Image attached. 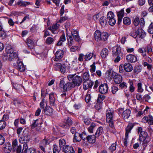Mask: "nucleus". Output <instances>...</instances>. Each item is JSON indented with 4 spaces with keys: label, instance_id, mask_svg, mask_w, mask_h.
I'll return each mask as SVG.
<instances>
[{
    "label": "nucleus",
    "instance_id": "f257e3e1",
    "mask_svg": "<svg viewBox=\"0 0 153 153\" xmlns=\"http://www.w3.org/2000/svg\"><path fill=\"white\" fill-rule=\"evenodd\" d=\"M137 131L139 134V140L142 144V151H145L149 143L150 140V138L148 136L147 133L143 130L142 127H138L137 129Z\"/></svg>",
    "mask_w": 153,
    "mask_h": 153
},
{
    "label": "nucleus",
    "instance_id": "f03ea898",
    "mask_svg": "<svg viewBox=\"0 0 153 153\" xmlns=\"http://www.w3.org/2000/svg\"><path fill=\"white\" fill-rule=\"evenodd\" d=\"M112 54L114 57H116L114 60L115 62H119L123 55L121 47L118 46H114L112 48Z\"/></svg>",
    "mask_w": 153,
    "mask_h": 153
},
{
    "label": "nucleus",
    "instance_id": "7ed1b4c3",
    "mask_svg": "<svg viewBox=\"0 0 153 153\" xmlns=\"http://www.w3.org/2000/svg\"><path fill=\"white\" fill-rule=\"evenodd\" d=\"M76 74L68 75L67 77L69 81L72 80V83H73L74 87L79 86L82 83V77Z\"/></svg>",
    "mask_w": 153,
    "mask_h": 153
},
{
    "label": "nucleus",
    "instance_id": "20e7f679",
    "mask_svg": "<svg viewBox=\"0 0 153 153\" xmlns=\"http://www.w3.org/2000/svg\"><path fill=\"white\" fill-rule=\"evenodd\" d=\"M106 121L109 123V126L111 128L114 127V111L110 108L106 111Z\"/></svg>",
    "mask_w": 153,
    "mask_h": 153
},
{
    "label": "nucleus",
    "instance_id": "39448f33",
    "mask_svg": "<svg viewBox=\"0 0 153 153\" xmlns=\"http://www.w3.org/2000/svg\"><path fill=\"white\" fill-rule=\"evenodd\" d=\"M65 82L63 80H61L59 83L60 87L63 88L64 92H65L72 88L74 87L73 85V83L71 82H68L65 84Z\"/></svg>",
    "mask_w": 153,
    "mask_h": 153
},
{
    "label": "nucleus",
    "instance_id": "423d86ee",
    "mask_svg": "<svg viewBox=\"0 0 153 153\" xmlns=\"http://www.w3.org/2000/svg\"><path fill=\"white\" fill-rule=\"evenodd\" d=\"M54 68L55 70H59L62 74L65 73L66 71V66L64 64L56 63L54 65Z\"/></svg>",
    "mask_w": 153,
    "mask_h": 153
},
{
    "label": "nucleus",
    "instance_id": "0eeeda50",
    "mask_svg": "<svg viewBox=\"0 0 153 153\" xmlns=\"http://www.w3.org/2000/svg\"><path fill=\"white\" fill-rule=\"evenodd\" d=\"M86 133L83 132L82 134L78 133H75L74 136V140L75 142H79L82 139L85 140V139Z\"/></svg>",
    "mask_w": 153,
    "mask_h": 153
},
{
    "label": "nucleus",
    "instance_id": "6e6552de",
    "mask_svg": "<svg viewBox=\"0 0 153 153\" xmlns=\"http://www.w3.org/2000/svg\"><path fill=\"white\" fill-rule=\"evenodd\" d=\"M118 113L122 114V117L124 119H128L130 116L131 111L129 109H126L123 111L122 108H119L118 110Z\"/></svg>",
    "mask_w": 153,
    "mask_h": 153
},
{
    "label": "nucleus",
    "instance_id": "1a4fd4ad",
    "mask_svg": "<svg viewBox=\"0 0 153 153\" xmlns=\"http://www.w3.org/2000/svg\"><path fill=\"white\" fill-rule=\"evenodd\" d=\"M108 87L107 83L101 84L99 87V92L102 94H105L108 92Z\"/></svg>",
    "mask_w": 153,
    "mask_h": 153
},
{
    "label": "nucleus",
    "instance_id": "9d476101",
    "mask_svg": "<svg viewBox=\"0 0 153 153\" xmlns=\"http://www.w3.org/2000/svg\"><path fill=\"white\" fill-rule=\"evenodd\" d=\"M133 125H128L126 129V132L125 134V137L124 139V145L125 146H127V140L128 138V134L130 133L133 127Z\"/></svg>",
    "mask_w": 153,
    "mask_h": 153
},
{
    "label": "nucleus",
    "instance_id": "9b49d317",
    "mask_svg": "<svg viewBox=\"0 0 153 153\" xmlns=\"http://www.w3.org/2000/svg\"><path fill=\"white\" fill-rule=\"evenodd\" d=\"M94 82L92 81L88 80L83 82V88L85 90H86L89 88H91L93 86Z\"/></svg>",
    "mask_w": 153,
    "mask_h": 153
},
{
    "label": "nucleus",
    "instance_id": "f8f14e48",
    "mask_svg": "<svg viewBox=\"0 0 153 153\" xmlns=\"http://www.w3.org/2000/svg\"><path fill=\"white\" fill-rule=\"evenodd\" d=\"M28 147L27 143L23 144V151L25 153H37L36 149L34 148L28 149Z\"/></svg>",
    "mask_w": 153,
    "mask_h": 153
},
{
    "label": "nucleus",
    "instance_id": "ddd939ff",
    "mask_svg": "<svg viewBox=\"0 0 153 153\" xmlns=\"http://www.w3.org/2000/svg\"><path fill=\"white\" fill-rule=\"evenodd\" d=\"M56 94L54 93H51L49 95L50 105L51 106H55L56 104L55 103L56 99L55 96Z\"/></svg>",
    "mask_w": 153,
    "mask_h": 153
},
{
    "label": "nucleus",
    "instance_id": "4468645a",
    "mask_svg": "<svg viewBox=\"0 0 153 153\" xmlns=\"http://www.w3.org/2000/svg\"><path fill=\"white\" fill-rule=\"evenodd\" d=\"M30 139V136L28 134H24L22 137H20L19 139V141L20 143H24L28 142Z\"/></svg>",
    "mask_w": 153,
    "mask_h": 153
},
{
    "label": "nucleus",
    "instance_id": "2eb2a0df",
    "mask_svg": "<svg viewBox=\"0 0 153 153\" xmlns=\"http://www.w3.org/2000/svg\"><path fill=\"white\" fill-rule=\"evenodd\" d=\"M127 61L131 63L135 62L137 60V57L136 56L132 54H130L126 56Z\"/></svg>",
    "mask_w": 153,
    "mask_h": 153
},
{
    "label": "nucleus",
    "instance_id": "dca6fc26",
    "mask_svg": "<svg viewBox=\"0 0 153 153\" xmlns=\"http://www.w3.org/2000/svg\"><path fill=\"white\" fill-rule=\"evenodd\" d=\"M71 35L70 36H72V37L75 41L78 42H79L80 38L78 33L77 31L76 30H73L71 31Z\"/></svg>",
    "mask_w": 153,
    "mask_h": 153
},
{
    "label": "nucleus",
    "instance_id": "f3484780",
    "mask_svg": "<svg viewBox=\"0 0 153 153\" xmlns=\"http://www.w3.org/2000/svg\"><path fill=\"white\" fill-rule=\"evenodd\" d=\"M114 82L117 84H120L122 81V77L120 75L116 74L113 77Z\"/></svg>",
    "mask_w": 153,
    "mask_h": 153
},
{
    "label": "nucleus",
    "instance_id": "a211bd4d",
    "mask_svg": "<svg viewBox=\"0 0 153 153\" xmlns=\"http://www.w3.org/2000/svg\"><path fill=\"white\" fill-rule=\"evenodd\" d=\"M96 138H97V137H95V135H88L85 137V139H86L87 140L91 143H94L96 142Z\"/></svg>",
    "mask_w": 153,
    "mask_h": 153
},
{
    "label": "nucleus",
    "instance_id": "6ab92c4d",
    "mask_svg": "<svg viewBox=\"0 0 153 153\" xmlns=\"http://www.w3.org/2000/svg\"><path fill=\"white\" fill-rule=\"evenodd\" d=\"M64 52L62 50H59L56 52L55 54L56 58L55 60L57 61L62 58L63 56Z\"/></svg>",
    "mask_w": 153,
    "mask_h": 153
},
{
    "label": "nucleus",
    "instance_id": "aec40b11",
    "mask_svg": "<svg viewBox=\"0 0 153 153\" xmlns=\"http://www.w3.org/2000/svg\"><path fill=\"white\" fill-rule=\"evenodd\" d=\"M123 67L124 69L126 72H130L133 70V67L131 64L128 63H125L123 65Z\"/></svg>",
    "mask_w": 153,
    "mask_h": 153
},
{
    "label": "nucleus",
    "instance_id": "412c9836",
    "mask_svg": "<svg viewBox=\"0 0 153 153\" xmlns=\"http://www.w3.org/2000/svg\"><path fill=\"white\" fill-rule=\"evenodd\" d=\"M65 153H74V151L72 147L66 145L63 148Z\"/></svg>",
    "mask_w": 153,
    "mask_h": 153
},
{
    "label": "nucleus",
    "instance_id": "4be33fe9",
    "mask_svg": "<svg viewBox=\"0 0 153 153\" xmlns=\"http://www.w3.org/2000/svg\"><path fill=\"white\" fill-rule=\"evenodd\" d=\"M26 43L28 45V48L30 50L34 48V42L32 39L30 38H27L26 40Z\"/></svg>",
    "mask_w": 153,
    "mask_h": 153
},
{
    "label": "nucleus",
    "instance_id": "5701e85b",
    "mask_svg": "<svg viewBox=\"0 0 153 153\" xmlns=\"http://www.w3.org/2000/svg\"><path fill=\"white\" fill-rule=\"evenodd\" d=\"M128 82L129 84V92L131 93H133L135 90V87L134 85V82L132 80L129 79Z\"/></svg>",
    "mask_w": 153,
    "mask_h": 153
},
{
    "label": "nucleus",
    "instance_id": "b1692460",
    "mask_svg": "<svg viewBox=\"0 0 153 153\" xmlns=\"http://www.w3.org/2000/svg\"><path fill=\"white\" fill-rule=\"evenodd\" d=\"M102 33L99 30L95 31L94 34V37L96 41H100L101 40V36Z\"/></svg>",
    "mask_w": 153,
    "mask_h": 153
},
{
    "label": "nucleus",
    "instance_id": "393cba45",
    "mask_svg": "<svg viewBox=\"0 0 153 153\" xmlns=\"http://www.w3.org/2000/svg\"><path fill=\"white\" fill-rule=\"evenodd\" d=\"M66 36L68 41L67 44L68 46L71 47L72 45L74 42L73 40L74 38L72 37V36H69L68 33H67Z\"/></svg>",
    "mask_w": 153,
    "mask_h": 153
},
{
    "label": "nucleus",
    "instance_id": "a878e982",
    "mask_svg": "<svg viewBox=\"0 0 153 153\" xmlns=\"http://www.w3.org/2000/svg\"><path fill=\"white\" fill-rule=\"evenodd\" d=\"M44 111L45 114L48 116H51L53 114V109L50 107H45Z\"/></svg>",
    "mask_w": 153,
    "mask_h": 153
},
{
    "label": "nucleus",
    "instance_id": "bb28decb",
    "mask_svg": "<svg viewBox=\"0 0 153 153\" xmlns=\"http://www.w3.org/2000/svg\"><path fill=\"white\" fill-rule=\"evenodd\" d=\"M12 149V147L10 144L9 143H7L4 147V151L7 153H10Z\"/></svg>",
    "mask_w": 153,
    "mask_h": 153
},
{
    "label": "nucleus",
    "instance_id": "cd10ccee",
    "mask_svg": "<svg viewBox=\"0 0 153 153\" xmlns=\"http://www.w3.org/2000/svg\"><path fill=\"white\" fill-rule=\"evenodd\" d=\"M138 36L143 39L146 36V34L144 31L141 28H139L137 30Z\"/></svg>",
    "mask_w": 153,
    "mask_h": 153
},
{
    "label": "nucleus",
    "instance_id": "c85d7f7f",
    "mask_svg": "<svg viewBox=\"0 0 153 153\" xmlns=\"http://www.w3.org/2000/svg\"><path fill=\"white\" fill-rule=\"evenodd\" d=\"M103 131V128L102 127H100L97 129L95 135L97 138H98L100 136L102 133Z\"/></svg>",
    "mask_w": 153,
    "mask_h": 153
},
{
    "label": "nucleus",
    "instance_id": "c756f323",
    "mask_svg": "<svg viewBox=\"0 0 153 153\" xmlns=\"http://www.w3.org/2000/svg\"><path fill=\"white\" fill-rule=\"evenodd\" d=\"M144 123H147L150 125H153V119L149 118L147 117H144L142 119Z\"/></svg>",
    "mask_w": 153,
    "mask_h": 153
},
{
    "label": "nucleus",
    "instance_id": "7c9ffc66",
    "mask_svg": "<svg viewBox=\"0 0 153 153\" xmlns=\"http://www.w3.org/2000/svg\"><path fill=\"white\" fill-rule=\"evenodd\" d=\"M30 4L29 2H26L22 0H19L17 2V5L20 7H26Z\"/></svg>",
    "mask_w": 153,
    "mask_h": 153
},
{
    "label": "nucleus",
    "instance_id": "2f4dec72",
    "mask_svg": "<svg viewBox=\"0 0 153 153\" xmlns=\"http://www.w3.org/2000/svg\"><path fill=\"white\" fill-rule=\"evenodd\" d=\"M17 69L20 71H24L25 70V68L23 63L21 61H19L18 63Z\"/></svg>",
    "mask_w": 153,
    "mask_h": 153
},
{
    "label": "nucleus",
    "instance_id": "473e14b6",
    "mask_svg": "<svg viewBox=\"0 0 153 153\" xmlns=\"http://www.w3.org/2000/svg\"><path fill=\"white\" fill-rule=\"evenodd\" d=\"M108 49L105 48L103 49L101 51V55L102 58H105L108 56Z\"/></svg>",
    "mask_w": 153,
    "mask_h": 153
},
{
    "label": "nucleus",
    "instance_id": "72a5a7b5",
    "mask_svg": "<svg viewBox=\"0 0 153 153\" xmlns=\"http://www.w3.org/2000/svg\"><path fill=\"white\" fill-rule=\"evenodd\" d=\"M142 69V66L140 65H137L135 66L134 72V73L138 74L141 71Z\"/></svg>",
    "mask_w": 153,
    "mask_h": 153
},
{
    "label": "nucleus",
    "instance_id": "f704fd0d",
    "mask_svg": "<svg viewBox=\"0 0 153 153\" xmlns=\"http://www.w3.org/2000/svg\"><path fill=\"white\" fill-rule=\"evenodd\" d=\"M100 22L101 26L102 27L105 26L107 23L105 17L104 16H102L100 18Z\"/></svg>",
    "mask_w": 153,
    "mask_h": 153
},
{
    "label": "nucleus",
    "instance_id": "c9c22d12",
    "mask_svg": "<svg viewBox=\"0 0 153 153\" xmlns=\"http://www.w3.org/2000/svg\"><path fill=\"white\" fill-rule=\"evenodd\" d=\"M108 33L106 32H103L102 33L101 36V40L105 41L108 38Z\"/></svg>",
    "mask_w": 153,
    "mask_h": 153
},
{
    "label": "nucleus",
    "instance_id": "e433bc0d",
    "mask_svg": "<svg viewBox=\"0 0 153 153\" xmlns=\"http://www.w3.org/2000/svg\"><path fill=\"white\" fill-rule=\"evenodd\" d=\"M95 62H94L93 64L90 66L91 68L90 69V71L91 73V75L94 76V75H96V74L94 73L96 70V66L95 65Z\"/></svg>",
    "mask_w": 153,
    "mask_h": 153
},
{
    "label": "nucleus",
    "instance_id": "4c0bfd02",
    "mask_svg": "<svg viewBox=\"0 0 153 153\" xmlns=\"http://www.w3.org/2000/svg\"><path fill=\"white\" fill-rule=\"evenodd\" d=\"M146 50L147 54L150 56H151L153 54V49L150 45L147 46Z\"/></svg>",
    "mask_w": 153,
    "mask_h": 153
},
{
    "label": "nucleus",
    "instance_id": "58836bf2",
    "mask_svg": "<svg viewBox=\"0 0 153 153\" xmlns=\"http://www.w3.org/2000/svg\"><path fill=\"white\" fill-rule=\"evenodd\" d=\"M52 148L53 153H59L61 150V148L56 144L53 145Z\"/></svg>",
    "mask_w": 153,
    "mask_h": 153
},
{
    "label": "nucleus",
    "instance_id": "ea45409f",
    "mask_svg": "<svg viewBox=\"0 0 153 153\" xmlns=\"http://www.w3.org/2000/svg\"><path fill=\"white\" fill-rule=\"evenodd\" d=\"M96 126V124L94 123H91L90 126L88 128V132L90 133H92L93 132V129Z\"/></svg>",
    "mask_w": 153,
    "mask_h": 153
},
{
    "label": "nucleus",
    "instance_id": "a19ab883",
    "mask_svg": "<svg viewBox=\"0 0 153 153\" xmlns=\"http://www.w3.org/2000/svg\"><path fill=\"white\" fill-rule=\"evenodd\" d=\"M138 51L144 57L146 56V50L144 48H140L138 50Z\"/></svg>",
    "mask_w": 153,
    "mask_h": 153
},
{
    "label": "nucleus",
    "instance_id": "79ce46f5",
    "mask_svg": "<svg viewBox=\"0 0 153 153\" xmlns=\"http://www.w3.org/2000/svg\"><path fill=\"white\" fill-rule=\"evenodd\" d=\"M55 39L50 37H48L46 39L45 42L48 45H51L53 43Z\"/></svg>",
    "mask_w": 153,
    "mask_h": 153
},
{
    "label": "nucleus",
    "instance_id": "37998d69",
    "mask_svg": "<svg viewBox=\"0 0 153 153\" xmlns=\"http://www.w3.org/2000/svg\"><path fill=\"white\" fill-rule=\"evenodd\" d=\"M66 144L65 140L62 139H60L59 140V147L60 148H64Z\"/></svg>",
    "mask_w": 153,
    "mask_h": 153
},
{
    "label": "nucleus",
    "instance_id": "c03bdc74",
    "mask_svg": "<svg viewBox=\"0 0 153 153\" xmlns=\"http://www.w3.org/2000/svg\"><path fill=\"white\" fill-rule=\"evenodd\" d=\"M83 81H86L88 80H91L89 79V74L87 72H85L83 74L82 76Z\"/></svg>",
    "mask_w": 153,
    "mask_h": 153
},
{
    "label": "nucleus",
    "instance_id": "a18cd8bd",
    "mask_svg": "<svg viewBox=\"0 0 153 153\" xmlns=\"http://www.w3.org/2000/svg\"><path fill=\"white\" fill-rule=\"evenodd\" d=\"M123 23L125 25H129L131 23V20L128 17H125L123 19Z\"/></svg>",
    "mask_w": 153,
    "mask_h": 153
},
{
    "label": "nucleus",
    "instance_id": "49530a36",
    "mask_svg": "<svg viewBox=\"0 0 153 153\" xmlns=\"http://www.w3.org/2000/svg\"><path fill=\"white\" fill-rule=\"evenodd\" d=\"M93 54L92 53H88L84 56V59L86 61L89 60L93 57Z\"/></svg>",
    "mask_w": 153,
    "mask_h": 153
},
{
    "label": "nucleus",
    "instance_id": "de8ad7c7",
    "mask_svg": "<svg viewBox=\"0 0 153 153\" xmlns=\"http://www.w3.org/2000/svg\"><path fill=\"white\" fill-rule=\"evenodd\" d=\"M105 97V96L101 94H99L98 95V98L97 100V103H100L104 100Z\"/></svg>",
    "mask_w": 153,
    "mask_h": 153
},
{
    "label": "nucleus",
    "instance_id": "09e8293b",
    "mask_svg": "<svg viewBox=\"0 0 153 153\" xmlns=\"http://www.w3.org/2000/svg\"><path fill=\"white\" fill-rule=\"evenodd\" d=\"M6 51L7 54H10L13 53V50L10 46L8 45L7 46L6 48Z\"/></svg>",
    "mask_w": 153,
    "mask_h": 153
},
{
    "label": "nucleus",
    "instance_id": "8fccbe9b",
    "mask_svg": "<svg viewBox=\"0 0 153 153\" xmlns=\"http://www.w3.org/2000/svg\"><path fill=\"white\" fill-rule=\"evenodd\" d=\"M137 91L139 93H142L143 91V89L142 87V84L141 82H139L137 84Z\"/></svg>",
    "mask_w": 153,
    "mask_h": 153
},
{
    "label": "nucleus",
    "instance_id": "3c124183",
    "mask_svg": "<svg viewBox=\"0 0 153 153\" xmlns=\"http://www.w3.org/2000/svg\"><path fill=\"white\" fill-rule=\"evenodd\" d=\"M107 18L108 20L114 18V13L112 11L108 12L107 15Z\"/></svg>",
    "mask_w": 153,
    "mask_h": 153
},
{
    "label": "nucleus",
    "instance_id": "603ef678",
    "mask_svg": "<svg viewBox=\"0 0 153 153\" xmlns=\"http://www.w3.org/2000/svg\"><path fill=\"white\" fill-rule=\"evenodd\" d=\"M18 142L16 140H14L12 142V145L13 149L14 151H15L16 148L18 146H17Z\"/></svg>",
    "mask_w": 153,
    "mask_h": 153
},
{
    "label": "nucleus",
    "instance_id": "864d4df0",
    "mask_svg": "<svg viewBox=\"0 0 153 153\" xmlns=\"http://www.w3.org/2000/svg\"><path fill=\"white\" fill-rule=\"evenodd\" d=\"M129 35L133 37V38H135L137 36H138L137 33V32L136 29L134 30L131 32Z\"/></svg>",
    "mask_w": 153,
    "mask_h": 153
},
{
    "label": "nucleus",
    "instance_id": "5fc2aeb1",
    "mask_svg": "<svg viewBox=\"0 0 153 153\" xmlns=\"http://www.w3.org/2000/svg\"><path fill=\"white\" fill-rule=\"evenodd\" d=\"M118 18H123L124 15V10L122 9L121 10L118 12L117 13Z\"/></svg>",
    "mask_w": 153,
    "mask_h": 153
},
{
    "label": "nucleus",
    "instance_id": "6e6d98bb",
    "mask_svg": "<svg viewBox=\"0 0 153 153\" xmlns=\"http://www.w3.org/2000/svg\"><path fill=\"white\" fill-rule=\"evenodd\" d=\"M65 123L68 125H71L73 123V122L71 119L68 117H67L65 119Z\"/></svg>",
    "mask_w": 153,
    "mask_h": 153
},
{
    "label": "nucleus",
    "instance_id": "4d7b16f0",
    "mask_svg": "<svg viewBox=\"0 0 153 153\" xmlns=\"http://www.w3.org/2000/svg\"><path fill=\"white\" fill-rule=\"evenodd\" d=\"M6 126V122L3 120H0V130L4 129Z\"/></svg>",
    "mask_w": 153,
    "mask_h": 153
},
{
    "label": "nucleus",
    "instance_id": "13d9d810",
    "mask_svg": "<svg viewBox=\"0 0 153 153\" xmlns=\"http://www.w3.org/2000/svg\"><path fill=\"white\" fill-rule=\"evenodd\" d=\"M17 54L16 53H13L9 54L8 59L10 61H11L15 57L17 56Z\"/></svg>",
    "mask_w": 153,
    "mask_h": 153
},
{
    "label": "nucleus",
    "instance_id": "bf43d9fd",
    "mask_svg": "<svg viewBox=\"0 0 153 153\" xmlns=\"http://www.w3.org/2000/svg\"><path fill=\"white\" fill-rule=\"evenodd\" d=\"M108 23L111 26L114 25L116 23V20L114 18L108 19Z\"/></svg>",
    "mask_w": 153,
    "mask_h": 153
},
{
    "label": "nucleus",
    "instance_id": "052dcab7",
    "mask_svg": "<svg viewBox=\"0 0 153 153\" xmlns=\"http://www.w3.org/2000/svg\"><path fill=\"white\" fill-rule=\"evenodd\" d=\"M15 151H16V153H25L23 150L22 151V146L20 145L17 147Z\"/></svg>",
    "mask_w": 153,
    "mask_h": 153
},
{
    "label": "nucleus",
    "instance_id": "680f3d73",
    "mask_svg": "<svg viewBox=\"0 0 153 153\" xmlns=\"http://www.w3.org/2000/svg\"><path fill=\"white\" fill-rule=\"evenodd\" d=\"M148 32L151 34H153V23H151L149 26Z\"/></svg>",
    "mask_w": 153,
    "mask_h": 153
},
{
    "label": "nucleus",
    "instance_id": "e2e57ef3",
    "mask_svg": "<svg viewBox=\"0 0 153 153\" xmlns=\"http://www.w3.org/2000/svg\"><path fill=\"white\" fill-rule=\"evenodd\" d=\"M48 144V140L45 139H43L41 142L40 145H42L44 146H46V145Z\"/></svg>",
    "mask_w": 153,
    "mask_h": 153
},
{
    "label": "nucleus",
    "instance_id": "0e129e2a",
    "mask_svg": "<svg viewBox=\"0 0 153 153\" xmlns=\"http://www.w3.org/2000/svg\"><path fill=\"white\" fill-rule=\"evenodd\" d=\"M111 92L113 94H115L118 90V88L116 86H112L111 87Z\"/></svg>",
    "mask_w": 153,
    "mask_h": 153
},
{
    "label": "nucleus",
    "instance_id": "69168bd1",
    "mask_svg": "<svg viewBox=\"0 0 153 153\" xmlns=\"http://www.w3.org/2000/svg\"><path fill=\"white\" fill-rule=\"evenodd\" d=\"M0 36L3 39H4L6 37V33L5 32L1 30L0 31Z\"/></svg>",
    "mask_w": 153,
    "mask_h": 153
},
{
    "label": "nucleus",
    "instance_id": "338daca9",
    "mask_svg": "<svg viewBox=\"0 0 153 153\" xmlns=\"http://www.w3.org/2000/svg\"><path fill=\"white\" fill-rule=\"evenodd\" d=\"M119 86L122 89L123 88H126L128 87L127 84L124 82H123L121 83H120Z\"/></svg>",
    "mask_w": 153,
    "mask_h": 153
},
{
    "label": "nucleus",
    "instance_id": "774afa93",
    "mask_svg": "<svg viewBox=\"0 0 153 153\" xmlns=\"http://www.w3.org/2000/svg\"><path fill=\"white\" fill-rule=\"evenodd\" d=\"M116 143L112 144L110 147V150L113 152L116 149Z\"/></svg>",
    "mask_w": 153,
    "mask_h": 153
}]
</instances>
